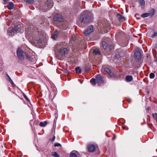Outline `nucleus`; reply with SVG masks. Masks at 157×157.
<instances>
[{
	"label": "nucleus",
	"instance_id": "22",
	"mask_svg": "<svg viewBox=\"0 0 157 157\" xmlns=\"http://www.w3.org/2000/svg\"><path fill=\"white\" fill-rule=\"evenodd\" d=\"M149 16V14L148 13H145L142 14L141 16L142 17L144 18L145 17H147Z\"/></svg>",
	"mask_w": 157,
	"mask_h": 157
},
{
	"label": "nucleus",
	"instance_id": "7",
	"mask_svg": "<svg viewBox=\"0 0 157 157\" xmlns=\"http://www.w3.org/2000/svg\"><path fill=\"white\" fill-rule=\"evenodd\" d=\"M93 31V28L92 26H89L84 32V34L87 36Z\"/></svg>",
	"mask_w": 157,
	"mask_h": 157
},
{
	"label": "nucleus",
	"instance_id": "50",
	"mask_svg": "<svg viewBox=\"0 0 157 157\" xmlns=\"http://www.w3.org/2000/svg\"><path fill=\"white\" fill-rule=\"evenodd\" d=\"M114 139H115V137H114V138H113V140H114Z\"/></svg>",
	"mask_w": 157,
	"mask_h": 157
},
{
	"label": "nucleus",
	"instance_id": "14",
	"mask_svg": "<svg viewBox=\"0 0 157 157\" xmlns=\"http://www.w3.org/2000/svg\"><path fill=\"white\" fill-rule=\"evenodd\" d=\"M77 151H72L70 154V157H77Z\"/></svg>",
	"mask_w": 157,
	"mask_h": 157
},
{
	"label": "nucleus",
	"instance_id": "2",
	"mask_svg": "<svg viewBox=\"0 0 157 157\" xmlns=\"http://www.w3.org/2000/svg\"><path fill=\"white\" fill-rule=\"evenodd\" d=\"M17 55L18 57L20 59H24L25 58L24 56H26V58L30 59V56L29 55L25 52H23L21 50L20 48H18L17 51Z\"/></svg>",
	"mask_w": 157,
	"mask_h": 157
},
{
	"label": "nucleus",
	"instance_id": "12",
	"mask_svg": "<svg viewBox=\"0 0 157 157\" xmlns=\"http://www.w3.org/2000/svg\"><path fill=\"white\" fill-rule=\"evenodd\" d=\"M45 5L48 8H51L52 7V3L50 0H48L45 3Z\"/></svg>",
	"mask_w": 157,
	"mask_h": 157
},
{
	"label": "nucleus",
	"instance_id": "13",
	"mask_svg": "<svg viewBox=\"0 0 157 157\" xmlns=\"http://www.w3.org/2000/svg\"><path fill=\"white\" fill-rule=\"evenodd\" d=\"M58 35V33L57 31H55L52 35V37L53 40H56L57 38Z\"/></svg>",
	"mask_w": 157,
	"mask_h": 157
},
{
	"label": "nucleus",
	"instance_id": "16",
	"mask_svg": "<svg viewBox=\"0 0 157 157\" xmlns=\"http://www.w3.org/2000/svg\"><path fill=\"white\" fill-rule=\"evenodd\" d=\"M133 79L131 75H128L126 77V80L128 82H131Z\"/></svg>",
	"mask_w": 157,
	"mask_h": 157
},
{
	"label": "nucleus",
	"instance_id": "15",
	"mask_svg": "<svg viewBox=\"0 0 157 157\" xmlns=\"http://www.w3.org/2000/svg\"><path fill=\"white\" fill-rule=\"evenodd\" d=\"M8 9L9 10H11L13 9L14 7V5L13 2H10L7 6Z\"/></svg>",
	"mask_w": 157,
	"mask_h": 157
},
{
	"label": "nucleus",
	"instance_id": "36",
	"mask_svg": "<svg viewBox=\"0 0 157 157\" xmlns=\"http://www.w3.org/2000/svg\"><path fill=\"white\" fill-rule=\"evenodd\" d=\"M60 146V144L58 143H56L54 144L55 147H59Z\"/></svg>",
	"mask_w": 157,
	"mask_h": 157
},
{
	"label": "nucleus",
	"instance_id": "20",
	"mask_svg": "<svg viewBox=\"0 0 157 157\" xmlns=\"http://www.w3.org/2000/svg\"><path fill=\"white\" fill-rule=\"evenodd\" d=\"M48 124V122L47 121H44L43 122H40V125L41 127H44Z\"/></svg>",
	"mask_w": 157,
	"mask_h": 157
},
{
	"label": "nucleus",
	"instance_id": "11",
	"mask_svg": "<svg viewBox=\"0 0 157 157\" xmlns=\"http://www.w3.org/2000/svg\"><path fill=\"white\" fill-rule=\"evenodd\" d=\"M117 17L119 21L120 22H123L125 20L124 17L119 13L117 14Z\"/></svg>",
	"mask_w": 157,
	"mask_h": 157
},
{
	"label": "nucleus",
	"instance_id": "48",
	"mask_svg": "<svg viewBox=\"0 0 157 157\" xmlns=\"http://www.w3.org/2000/svg\"><path fill=\"white\" fill-rule=\"evenodd\" d=\"M72 58H75V57H72Z\"/></svg>",
	"mask_w": 157,
	"mask_h": 157
},
{
	"label": "nucleus",
	"instance_id": "28",
	"mask_svg": "<svg viewBox=\"0 0 157 157\" xmlns=\"http://www.w3.org/2000/svg\"><path fill=\"white\" fill-rule=\"evenodd\" d=\"M152 34L151 36V37L152 38H154L156 36H157V31H153L152 32Z\"/></svg>",
	"mask_w": 157,
	"mask_h": 157
},
{
	"label": "nucleus",
	"instance_id": "25",
	"mask_svg": "<svg viewBox=\"0 0 157 157\" xmlns=\"http://www.w3.org/2000/svg\"><path fill=\"white\" fill-rule=\"evenodd\" d=\"M149 14V16H152L155 13V10L154 9H152L151 10L150 12L148 13Z\"/></svg>",
	"mask_w": 157,
	"mask_h": 157
},
{
	"label": "nucleus",
	"instance_id": "39",
	"mask_svg": "<svg viewBox=\"0 0 157 157\" xmlns=\"http://www.w3.org/2000/svg\"><path fill=\"white\" fill-rule=\"evenodd\" d=\"M55 139V136H53V138L52 139L51 141H53Z\"/></svg>",
	"mask_w": 157,
	"mask_h": 157
},
{
	"label": "nucleus",
	"instance_id": "29",
	"mask_svg": "<svg viewBox=\"0 0 157 157\" xmlns=\"http://www.w3.org/2000/svg\"><path fill=\"white\" fill-rule=\"evenodd\" d=\"M102 45L104 49H106L107 48V45L105 41L102 42Z\"/></svg>",
	"mask_w": 157,
	"mask_h": 157
},
{
	"label": "nucleus",
	"instance_id": "51",
	"mask_svg": "<svg viewBox=\"0 0 157 157\" xmlns=\"http://www.w3.org/2000/svg\"><path fill=\"white\" fill-rule=\"evenodd\" d=\"M147 109H148V110H149V108H147Z\"/></svg>",
	"mask_w": 157,
	"mask_h": 157
},
{
	"label": "nucleus",
	"instance_id": "42",
	"mask_svg": "<svg viewBox=\"0 0 157 157\" xmlns=\"http://www.w3.org/2000/svg\"><path fill=\"white\" fill-rule=\"evenodd\" d=\"M155 48L157 49V43H156L155 45Z\"/></svg>",
	"mask_w": 157,
	"mask_h": 157
},
{
	"label": "nucleus",
	"instance_id": "40",
	"mask_svg": "<svg viewBox=\"0 0 157 157\" xmlns=\"http://www.w3.org/2000/svg\"><path fill=\"white\" fill-rule=\"evenodd\" d=\"M146 58H151L150 56L148 55V54H147L146 56Z\"/></svg>",
	"mask_w": 157,
	"mask_h": 157
},
{
	"label": "nucleus",
	"instance_id": "17",
	"mask_svg": "<svg viewBox=\"0 0 157 157\" xmlns=\"http://www.w3.org/2000/svg\"><path fill=\"white\" fill-rule=\"evenodd\" d=\"M93 53L95 55H100L101 54L99 50L97 49L94 50Z\"/></svg>",
	"mask_w": 157,
	"mask_h": 157
},
{
	"label": "nucleus",
	"instance_id": "47",
	"mask_svg": "<svg viewBox=\"0 0 157 157\" xmlns=\"http://www.w3.org/2000/svg\"><path fill=\"white\" fill-rule=\"evenodd\" d=\"M122 128H123V129H125V128H124V127H122Z\"/></svg>",
	"mask_w": 157,
	"mask_h": 157
},
{
	"label": "nucleus",
	"instance_id": "45",
	"mask_svg": "<svg viewBox=\"0 0 157 157\" xmlns=\"http://www.w3.org/2000/svg\"><path fill=\"white\" fill-rule=\"evenodd\" d=\"M47 9L45 8V9H44V10L45 11Z\"/></svg>",
	"mask_w": 157,
	"mask_h": 157
},
{
	"label": "nucleus",
	"instance_id": "24",
	"mask_svg": "<svg viewBox=\"0 0 157 157\" xmlns=\"http://www.w3.org/2000/svg\"><path fill=\"white\" fill-rule=\"evenodd\" d=\"M90 82L93 85H94L96 84V78L94 79V78H92L90 80Z\"/></svg>",
	"mask_w": 157,
	"mask_h": 157
},
{
	"label": "nucleus",
	"instance_id": "27",
	"mask_svg": "<svg viewBox=\"0 0 157 157\" xmlns=\"http://www.w3.org/2000/svg\"><path fill=\"white\" fill-rule=\"evenodd\" d=\"M75 71L76 73H81V69L79 67H77L75 68Z\"/></svg>",
	"mask_w": 157,
	"mask_h": 157
},
{
	"label": "nucleus",
	"instance_id": "19",
	"mask_svg": "<svg viewBox=\"0 0 157 157\" xmlns=\"http://www.w3.org/2000/svg\"><path fill=\"white\" fill-rule=\"evenodd\" d=\"M6 75L7 77V78H6L10 82L11 84H13L14 83L9 75L8 74H6Z\"/></svg>",
	"mask_w": 157,
	"mask_h": 157
},
{
	"label": "nucleus",
	"instance_id": "5",
	"mask_svg": "<svg viewBox=\"0 0 157 157\" xmlns=\"http://www.w3.org/2000/svg\"><path fill=\"white\" fill-rule=\"evenodd\" d=\"M98 147L96 145L93 144H89L87 146L88 150L90 152L94 151L96 148Z\"/></svg>",
	"mask_w": 157,
	"mask_h": 157
},
{
	"label": "nucleus",
	"instance_id": "1",
	"mask_svg": "<svg viewBox=\"0 0 157 157\" xmlns=\"http://www.w3.org/2000/svg\"><path fill=\"white\" fill-rule=\"evenodd\" d=\"M92 20V14L90 12L88 11L82 12L80 18V20L82 24H87L90 22Z\"/></svg>",
	"mask_w": 157,
	"mask_h": 157
},
{
	"label": "nucleus",
	"instance_id": "4",
	"mask_svg": "<svg viewBox=\"0 0 157 157\" xmlns=\"http://www.w3.org/2000/svg\"><path fill=\"white\" fill-rule=\"evenodd\" d=\"M96 81L97 83L101 85L104 82V78L100 75H98L96 77Z\"/></svg>",
	"mask_w": 157,
	"mask_h": 157
},
{
	"label": "nucleus",
	"instance_id": "3",
	"mask_svg": "<svg viewBox=\"0 0 157 157\" xmlns=\"http://www.w3.org/2000/svg\"><path fill=\"white\" fill-rule=\"evenodd\" d=\"M59 53V56L61 58L62 57L64 56L65 55L68 54V50L66 48H63L58 50Z\"/></svg>",
	"mask_w": 157,
	"mask_h": 157
},
{
	"label": "nucleus",
	"instance_id": "33",
	"mask_svg": "<svg viewBox=\"0 0 157 157\" xmlns=\"http://www.w3.org/2000/svg\"><path fill=\"white\" fill-rule=\"evenodd\" d=\"M152 117L154 119H156L157 117V113H152Z\"/></svg>",
	"mask_w": 157,
	"mask_h": 157
},
{
	"label": "nucleus",
	"instance_id": "9",
	"mask_svg": "<svg viewBox=\"0 0 157 157\" xmlns=\"http://www.w3.org/2000/svg\"><path fill=\"white\" fill-rule=\"evenodd\" d=\"M134 57L135 59H140L141 58H146L145 56L142 57L141 53L138 51H137L135 52Z\"/></svg>",
	"mask_w": 157,
	"mask_h": 157
},
{
	"label": "nucleus",
	"instance_id": "10",
	"mask_svg": "<svg viewBox=\"0 0 157 157\" xmlns=\"http://www.w3.org/2000/svg\"><path fill=\"white\" fill-rule=\"evenodd\" d=\"M102 70L104 71L107 72L108 74L111 76H113V74L111 71L107 67L104 68L102 67Z\"/></svg>",
	"mask_w": 157,
	"mask_h": 157
},
{
	"label": "nucleus",
	"instance_id": "18",
	"mask_svg": "<svg viewBox=\"0 0 157 157\" xmlns=\"http://www.w3.org/2000/svg\"><path fill=\"white\" fill-rule=\"evenodd\" d=\"M115 57L116 59L118 58H124V57L121 56V55L119 53H118L117 54H116L115 56Z\"/></svg>",
	"mask_w": 157,
	"mask_h": 157
},
{
	"label": "nucleus",
	"instance_id": "6",
	"mask_svg": "<svg viewBox=\"0 0 157 157\" xmlns=\"http://www.w3.org/2000/svg\"><path fill=\"white\" fill-rule=\"evenodd\" d=\"M53 19L54 21H57L60 22L63 21L64 20L62 16L60 14H57L56 15Z\"/></svg>",
	"mask_w": 157,
	"mask_h": 157
},
{
	"label": "nucleus",
	"instance_id": "34",
	"mask_svg": "<svg viewBox=\"0 0 157 157\" xmlns=\"http://www.w3.org/2000/svg\"><path fill=\"white\" fill-rule=\"evenodd\" d=\"M37 43H40L41 44H42V40L40 39H39V40H37Z\"/></svg>",
	"mask_w": 157,
	"mask_h": 157
},
{
	"label": "nucleus",
	"instance_id": "37",
	"mask_svg": "<svg viewBox=\"0 0 157 157\" xmlns=\"http://www.w3.org/2000/svg\"><path fill=\"white\" fill-rule=\"evenodd\" d=\"M9 0H3L4 3L3 4L5 5L6 4Z\"/></svg>",
	"mask_w": 157,
	"mask_h": 157
},
{
	"label": "nucleus",
	"instance_id": "44",
	"mask_svg": "<svg viewBox=\"0 0 157 157\" xmlns=\"http://www.w3.org/2000/svg\"><path fill=\"white\" fill-rule=\"evenodd\" d=\"M31 59H33V58H36L35 57H33V56H32L31 57Z\"/></svg>",
	"mask_w": 157,
	"mask_h": 157
},
{
	"label": "nucleus",
	"instance_id": "49",
	"mask_svg": "<svg viewBox=\"0 0 157 157\" xmlns=\"http://www.w3.org/2000/svg\"><path fill=\"white\" fill-rule=\"evenodd\" d=\"M107 29V28H106V27H105V28H104V29Z\"/></svg>",
	"mask_w": 157,
	"mask_h": 157
},
{
	"label": "nucleus",
	"instance_id": "38",
	"mask_svg": "<svg viewBox=\"0 0 157 157\" xmlns=\"http://www.w3.org/2000/svg\"><path fill=\"white\" fill-rule=\"evenodd\" d=\"M139 15L138 14H136V15H135V16H136V18L138 19H140V17H139Z\"/></svg>",
	"mask_w": 157,
	"mask_h": 157
},
{
	"label": "nucleus",
	"instance_id": "35",
	"mask_svg": "<svg viewBox=\"0 0 157 157\" xmlns=\"http://www.w3.org/2000/svg\"><path fill=\"white\" fill-rule=\"evenodd\" d=\"M23 96L25 98L26 100V101H29V99L28 98H27V97L26 96V95L25 94H23Z\"/></svg>",
	"mask_w": 157,
	"mask_h": 157
},
{
	"label": "nucleus",
	"instance_id": "31",
	"mask_svg": "<svg viewBox=\"0 0 157 157\" xmlns=\"http://www.w3.org/2000/svg\"><path fill=\"white\" fill-rule=\"evenodd\" d=\"M155 77V75L153 73H151L149 75V77L151 78H153Z\"/></svg>",
	"mask_w": 157,
	"mask_h": 157
},
{
	"label": "nucleus",
	"instance_id": "8",
	"mask_svg": "<svg viewBox=\"0 0 157 157\" xmlns=\"http://www.w3.org/2000/svg\"><path fill=\"white\" fill-rule=\"evenodd\" d=\"M19 25H15L14 27L11 30H10L9 31V33L11 34V35H14L15 33H16L19 28Z\"/></svg>",
	"mask_w": 157,
	"mask_h": 157
},
{
	"label": "nucleus",
	"instance_id": "21",
	"mask_svg": "<svg viewBox=\"0 0 157 157\" xmlns=\"http://www.w3.org/2000/svg\"><path fill=\"white\" fill-rule=\"evenodd\" d=\"M140 5L142 6V8H144L145 6V2L144 0H141L140 1Z\"/></svg>",
	"mask_w": 157,
	"mask_h": 157
},
{
	"label": "nucleus",
	"instance_id": "30",
	"mask_svg": "<svg viewBox=\"0 0 157 157\" xmlns=\"http://www.w3.org/2000/svg\"><path fill=\"white\" fill-rule=\"evenodd\" d=\"M85 71L86 72H87L88 71H89L91 69V67L89 65L88 67H85Z\"/></svg>",
	"mask_w": 157,
	"mask_h": 157
},
{
	"label": "nucleus",
	"instance_id": "41",
	"mask_svg": "<svg viewBox=\"0 0 157 157\" xmlns=\"http://www.w3.org/2000/svg\"><path fill=\"white\" fill-rule=\"evenodd\" d=\"M52 62L53 63V62L52 61V60H50V63H50L51 64H53V63H52V62Z\"/></svg>",
	"mask_w": 157,
	"mask_h": 157
},
{
	"label": "nucleus",
	"instance_id": "26",
	"mask_svg": "<svg viewBox=\"0 0 157 157\" xmlns=\"http://www.w3.org/2000/svg\"><path fill=\"white\" fill-rule=\"evenodd\" d=\"M52 155L53 156L56 157H59V155L56 152H52Z\"/></svg>",
	"mask_w": 157,
	"mask_h": 157
},
{
	"label": "nucleus",
	"instance_id": "32",
	"mask_svg": "<svg viewBox=\"0 0 157 157\" xmlns=\"http://www.w3.org/2000/svg\"><path fill=\"white\" fill-rule=\"evenodd\" d=\"M25 1L30 4H33L34 2L33 0H25Z\"/></svg>",
	"mask_w": 157,
	"mask_h": 157
},
{
	"label": "nucleus",
	"instance_id": "43",
	"mask_svg": "<svg viewBox=\"0 0 157 157\" xmlns=\"http://www.w3.org/2000/svg\"><path fill=\"white\" fill-rule=\"evenodd\" d=\"M113 46H110V47L109 48L110 49H112L113 48Z\"/></svg>",
	"mask_w": 157,
	"mask_h": 157
},
{
	"label": "nucleus",
	"instance_id": "23",
	"mask_svg": "<svg viewBox=\"0 0 157 157\" xmlns=\"http://www.w3.org/2000/svg\"><path fill=\"white\" fill-rule=\"evenodd\" d=\"M76 40V37L75 35H73L71 37V42L75 41Z\"/></svg>",
	"mask_w": 157,
	"mask_h": 157
},
{
	"label": "nucleus",
	"instance_id": "46",
	"mask_svg": "<svg viewBox=\"0 0 157 157\" xmlns=\"http://www.w3.org/2000/svg\"><path fill=\"white\" fill-rule=\"evenodd\" d=\"M126 12H128V10H127V9H126Z\"/></svg>",
	"mask_w": 157,
	"mask_h": 157
}]
</instances>
